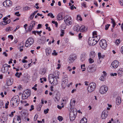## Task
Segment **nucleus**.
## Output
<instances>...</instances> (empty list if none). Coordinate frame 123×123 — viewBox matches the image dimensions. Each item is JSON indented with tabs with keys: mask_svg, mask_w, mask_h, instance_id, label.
Instances as JSON below:
<instances>
[{
	"mask_svg": "<svg viewBox=\"0 0 123 123\" xmlns=\"http://www.w3.org/2000/svg\"><path fill=\"white\" fill-rule=\"evenodd\" d=\"M58 72L57 71L55 72V74H57V75L52 74H50L49 77V79L50 83L54 84L57 82L56 77L58 76ZM56 84V83H55Z\"/></svg>",
	"mask_w": 123,
	"mask_h": 123,
	"instance_id": "f257e3e1",
	"label": "nucleus"
},
{
	"mask_svg": "<svg viewBox=\"0 0 123 123\" xmlns=\"http://www.w3.org/2000/svg\"><path fill=\"white\" fill-rule=\"evenodd\" d=\"M19 97L18 96H14L11 99L10 103L13 107L17 106L19 103Z\"/></svg>",
	"mask_w": 123,
	"mask_h": 123,
	"instance_id": "f03ea898",
	"label": "nucleus"
},
{
	"mask_svg": "<svg viewBox=\"0 0 123 123\" xmlns=\"http://www.w3.org/2000/svg\"><path fill=\"white\" fill-rule=\"evenodd\" d=\"M77 113L76 109L75 108L72 109L70 113V118L71 121H73L75 119Z\"/></svg>",
	"mask_w": 123,
	"mask_h": 123,
	"instance_id": "7ed1b4c3",
	"label": "nucleus"
},
{
	"mask_svg": "<svg viewBox=\"0 0 123 123\" xmlns=\"http://www.w3.org/2000/svg\"><path fill=\"white\" fill-rule=\"evenodd\" d=\"M62 80L61 85L62 88L64 89L67 85L68 82V78L66 76H64L62 78Z\"/></svg>",
	"mask_w": 123,
	"mask_h": 123,
	"instance_id": "20e7f679",
	"label": "nucleus"
},
{
	"mask_svg": "<svg viewBox=\"0 0 123 123\" xmlns=\"http://www.w3.org/2000/svg\"><path fill=\"white\" fill-rule=\"evenodd\" d=\"M96 87V84L94 82L90 83L87 88L88 91L89 92H91L94 91Z\"/></svg>",
	"mask_w": 123,
	"mask_h": 123,
	"instance_id": "39448f33",
	"label": "nucleus"
},
{
	"mask_svg": "<svg viewBox=\"0 0 123 123\" xmlns=\"http://www.w3.org/2000/svg\"><path fill=\"white\" fill-rule=\"evenodd\" d=\"M34 42V39L32 37L29 38L26 40L25 44V46L26 47H29L33 44Z\"/></svg>",
	"mask_w": 123,
	"mask_h": 123,
	"instance_id": "423d86ee",
	"label": "nucleus"
},
{
	"mask_svg": "<svg viewBox=\"0 0 123 123\" xmlns=\"http://www.w3.org/2000/svg\"><path fill=\"white\" fill-rule=\"evenodd\" d=\"M97 42V41L94 39V37H90L88 41V43L90 46H93L95 45Z\"/></svg>",
	"mask_w": 123,
	"mask_h": 123,
	"instance_id": "0eeeda50",
	"label": "nucleus"
},
{
	"mask_svg": "<svg viewBox=\"0 0 123 123\" xmlns=\"http://www.w3.org/2000/svg\"><path fill=\"white\" fill-rule=\"evenodd\" d=\"M100 45L101 47L104 50L107 47L106 42L104 39L102 40L100 42Z\"/></svg>",
	"mask_w": 123,
	"mask_h": 123,
	"instance_id": "6e6552de",
	"label": "nucleus"
},
{
	"mask_svg": "<svg viewBox=\"0 0 123 123\" xmlns=\"http://www.w3.org/2000/svg\"><path fill=\"white\" fill-rule=\"evenodd\" d=\"M71 19V17L66 16L64 18V21L65 23L68 25H71L72 24V22L70 20Z\"/></svg>",
	"mask_w": 123,
	"mask_h": 123,
	"instance_id": "1a4fd4ad",
	"label": "nucleus"
},
{
	"mask_svg": "<svg viewBox=\"0 0 123 123\" xmlns=\"http://www.w3.org/2000/svg\"><path fill=\"white\" fill-rule=\"evenodd\" d=\"M12 4V2L10 0H6L3 3V5L4 6L7 7H11Z\"/></svg>",
	"mask_w": 123,
	"mask_h": 123,
	"instance_id": "9d476101",
	"label": "nucleus"
},
{
	"mask_svg": "<svg viewBox=\"0 0 123 123\" xmlns=\"http://www.w3.org/2000/svg\"><path fill=\"white\" fill-rule=\"evenodd\" d=\"M108 90V88L106 86H102L100 88L99 92L101 94L105 93Z\"/></svg>",
	"mask_w": 123,
	"mask_h": 123,
	"instance_id": "9b49d317",
	"label": "nucleus"
},
{
	"mask_svg": "<svg viewBox=\"0 0 123 123\" xmlns=\"http://www.w3.org/2000/svg\"><path fill=\"white\" fill-rule=\"evenodd\" d=\"M108 114V111L107 110L103 111L102 114V118L103 119H105L107 117Z\"/></svg>",
	"mask_w": 123,
	"mask_h": 123,
	"instance_id": "f8f14e48",
	"label": "nucleus"
},
{
	"mask_svg": "<svg viewBox=\"0 0 123 123\" xmlns=\"http://www.w3.org/2000/svg\"><path fill=\"white\" fill-rule=\"evenodd\" d=\"M119 65V62L117 60H115L111 64V65L114 68H117Z\"/></svg>",
	"mask_w": 123,
	"mask_h": 123,
	"instance_id": "ddd939ff",
	"label": "nucleus"
},
{
	"mask_svg": "<svg viewBox=\"0 0 123 123\" xmlns=\"http://www.w3.org/2000/svg\"><path fill=\"white\" fill-rule=\"evenodd\" d=\"M76 58V57L74 55H71L69 58V62L70 64L73 63Z\"/></svg>",
	"mask_w": 123,
	"mask_h": 123,
	"instance_id": "4468645a",
	"label": "nucleus"
},
{
	"mask_svg": "<svg viewBox=\"0 0 123 123\" xmlns=\"http://www.w3.org/2000/svg\"><path fill=\"white\" fill-rule=\"evenodd\" d=\"M35 24L36 22L34 21H33L31 22V23H30V26L29 28L28 31H31L33 28L35 26Z\"/></svg>",
	"mask_w": 123,
	"mask_h": 123,
	"instance_id": "2eb2a0df",
	"label": "nucleus"
},
{
	"mask_svg": "<svg viewBox=\"0 0 123 123\" xmlns=\"http://www.w3.org/2000/svg\"><path fill=\"white\" fill-rule=\"evenodd\" d=\"M87 30V28H85L84 25H82L81 27L80 26V28H78V31H80L82 32L86 31Z\"/></svg>",
	"mask_w": 123,
	"mask_h": 123,
	"instance_id": "dca6fc26",
	"label": "nucleus"
},
{
	"mask_svg": "<svg viewBox=\"0 0 123 123\" xmlns=\"http://www.w3.org/2000/svg\"><path fill=\"white\" fill-rule=\"evenodd\" d=\"M45 51L46 55H49L51 53V50L50 47H48L46 48Z\"/></svg>",
	"mask_w": 123,
	"mask_h": 123,
	"instance_id": "f3484780",
	"label": "nucleus"
},
{
	"mask_svg": "<svg viewBox=\"0 0 123 123\" xmlns=\"http://www.w3.org/2000/svg\"><path fill=\"white\" fill-rule=\"evenodd\" d=\"M12 79L11 80L10 79H8L6 81V84L7 86H9L11 85L13 83Z\"/></svg>",
	"mask_w": 123,
	"mask_h": 123,
	"instance_id": "a211bd4d",
	"label": "nucleus"
},
{
	"mask_svg": "<svg viewBox=\"0 0 123 123\" xmlns=\"http://www.w3.org/2000/svg\"><path fill=\"white\" fill-rule=\"evenodd\" d=\"M86 56V55L85 53H83L81 55L80 60L81 62H83L85 60Z\"/></svg>",
	"mask_w": 123,
	"mask_h": 123,
	"instance_id": "6ab92c4d",
	"label": "nucleus"
},
{
	"mask_svg": "<svg viewBox=\"0 0 123 123\" xmlns=\"http://www.w3.org/2000/svg\"><path fill=\"white\" fill-rule=\"evenodd\" d=\"M118 74V75L120 76L123 75V69L122 68H120L118 71H117Z\"/></svg>",
	"mask_w": 123,
	"mask_h": 123,
	"instance_id": "aec40b11",
	"label": "nucleus"
},
{
	"mask_svg": "<svg viewBox=\"0 0 123 123\" xmlns=\"http://www.w3.org/2000/svg\"><path fill=\"white\" fill-rule=\"evenodd\" d=\"M103 73L104 74V76H101V77L99 78V80L102 81H104L105 80V77L106 75V74L105 72L103 71Z\"/></svg>",
	"mask_w": 123,
	"mask_h": 123,
	"instance_id": "412c9836",
	"label": "nucleus"
},
{
	"mask_svg": "<svg viewBox=\"0 0 123 123\" xmlns=\"http://www.w3.org/2000/svg\"><path fill=\"white\" fill-rule=\"evenodd\" d=\"M23 93L27 95L28 96H30L31 94V92L30 90L27 89L25 90Z\"/></svg>",
	"mask_w": 123,
	"mask_h": 123,
	"instance_id": "4be33fe9",
	"label": "nucleus"
},
{
	"mask_svg": "<svg viewBox=\"0 0 123 123\" xmlns=\"http://www.w3.org/2000/svg\"><path fill=\"white\" fill-rule=\"evenodd\" d=\"M46 38L45 37L43 36L42 37L41 39H40L39 40L41 41V43H44L46 41Z\"/></svg>",
	"mask_w": 123,
	"mask_h": 123,
	"instance_id": "5701e85b",
	"label": "nucleus"
},
{
	"mask_svg": "<svg viewBox=\"0 0 123 123\" xmlns=\"http://www.w3.org/2000/svg\"><path fill=\"white\" fill-rule=\"evenodd\" d=\"M80 25H77L74 26L73 28V30L74 31H78V28H80Z\"/></svg>",
	"mask_w": 123,
	"mask_h": 123,
	"instance_id": "b1692460",
	"label": "nucleus"
},
{
	"mask_svg": "<svg viewBox=\"0 0 123 123\" xmlns=\"http://www.w3.org/2000/svg\"><path fill=\"white\" fill-rule=\"evenodd\" d=\"M121 100L120 97H117L116 99V103L117 105H119L121 102Z\"/></svg>",
	"mask_w": 123,
	"mask_h": 123,
	"instance_id": "393cba45",
	"label": "nucleus"
},
{
	"mask_svg": "<svg viewBox=\"0 0 123 123\" xmlns=\"http://www.w3.org/2000/svg\"><path fill=\"white\" fill-rule=\"evenodd\" d=\"M57 19L59 20H61L63 19V17L62 13H59L57 16Z\"/></svg>",
	"mask_w": 123,
	"mask_h": 123,
	"instance_id": "a878e982",
	"label": "nucleus"
},
{
	"mask_svg": "<svg viewBox=\"0 0 123 123\" xmlns=\"http://www.w3.org/2000/svg\"><path fill=\"white\" fill-rule=\"evenodd\" d=\"M46 69L45 68H43L41 69L39 72V73L42 75L44 74L46 72Z\"/></svg>",
	"mask_w": 123,
	"mask_h": 123,
	"instance_id": "bb28decb",
	"label": "nucleus"
},
{
	"mask_svg": "<svg viewBox=\"0 0 123 123\" xmlns=\"http://www.w3.org/2000/svg\"><path fill=\"white\" fill-rule=\"evenodd\" d=\"M87 121L86 118L84 117L81 120L80 123H87Z\"/></svg>",
	"mask_w": 123,
	"mask_h": 123,
	"instance_id": "cd10ccee",
	"label": "nucleus"
},
{
	"mask_svg": "<svg viewBox=\"0 0 123 123\" xmlns=\"http://www.w3.org/2000/svg\"><path fill=\"white\" fill-rule=\"evenodd\" d=\"M60 97L58 96H56L54 98V101L56 103H57L60 100Z\"/></svg>",
	"mask_w": 123,
	"mask_h": 123,
	"instance_id": "c85d7f7f",
	"label": "nucleus"
},
{
	"mask_svg": "<svg viewBox=\"0 0 123 123\" xmlns=\"http://www.w3.org/2000/svg\"><path fill=\"white\" fill-rule=\"evenodd\" d=\"M29 96H28L27 95H25V94L23 93L22 94V97L23 99H25L27 98Z\"/></svg>",
	"mask_w": 123,
	"mask_h": 123,
	"instance_id": "c756f323",
	"label": "nucleus"
},
{
	"mask_svg": "<svg viewBox=\"0 0 123 123\" xmlns=\"http://www.w3.org/2000/svg\"><path fill=\"white\" fill-rule=\"evenodd\" d=\"M21 116H22L21 117L22 119H26V113H25V112L21 114Z\"/></svg>",
	"mask_w": 123,
	"mask_h": 123,
	"instance_id": "7c9ffc66",
	"label": "nucleus"
},
{
	"mask_svg": "<svg viewBox=\"0 0 123 123\" xmlns=\"http://www.w3.org/2000/svg\"><path fill=\"white\" fill-rule=\"evenodd\" d=\"M22 75V73H19L18 72H17L15 74V75L18 78H19L20 77V76Z\"/></svg>",
	"mask_w": 123,
	"mask_h": 123,
	"instance_id": "2f4dec72",
	"label": "nucleus"
},
{
	"mask_svg": "<svg viewBox=\"0 0 123 123\" xmlns=\"http://www.w3.org/2000/svg\"><path fill=\"white\" fill-rule=\"evenodd\" d=\"M21 122V121H18L16 118L13 119V123H20Z\"/></svg>",
	"mask_w": 123,
	"mask_h": 123,
	"instance_id": "473e14b6",
	"label": "nucleus"
},
{
	"mask_svg": "<svg viewBox=\"0 0 123 123\" xmlns=\"http://www.w3.org/2000/svg\"><path fill=\"white\" fill-rule=\"evenodd\" d=\"M4 105V103H3L2 101L0 100V108H1L2 107L3 108L4 107V106H3Z\"/></svg>",
	"mask_w": 123,
	"mask_h": 123,
	"instance_id": "72a5a7b5",
	"label": "nucleus"
},
{
	"mask_svg": "<svg viewBox=\"0 0 123 123\" xmlns=\"http://www.w3.org/2000/svg\"><path fill=\"white\" fill-rule=\"evenodd\" d=\"M111 19V22L113 24L112 26L113 27H114L116 25L115 22L113 19L112 18Z\"/></svg>",
	"mask_w": 123,
	"mask_h": 123,
	"instance_id": "f704fd0d",
	"label": "nucleus"
},
{
	"mask_svg": "<svg viewBox=\"0 0 123 123\" xmlns=\"http://www.w3.org/2000/svg\"><path fill=\"white\" fill-rule=\"evenodd\" d=\"M98 55L99 58V59H100V58H103V57L104 56H102L101 55V53L100 52H99L98 53Z\"/></svg>",
	"mask_w": 123,
	"mask_h": 123,
	"instance_id": "c9c22d12",
	"label": "nucleus"
},
{
	"mask_svg": "<svg viewBox=\"0 0 123 123\" xmlns=\"http://www.w3.org/2000/svg\"><path fill=\"white\" fill-rule=\"evenodd\" d=\"M42 106L41 105H39L37 106V108L38 111H39L41 110Z\"/></svg>",
	"mask_w": 123,
	"mask_h": 123,
	"instance_id": "e433bc0d",
	"label": "nucleus"
},
{
	"mask_svg": "<svg viewBox=\"0 0 123 123\" xmlns=\"http://www.w3.org/2000/svg\"><path fill=\"white\" fill-rule=\"evenodd\" d=\"M85 65L84 64H83V65H81V68L82 69H84L82 70V71H85V70L86 69V68H84L85 67Z\"/></svg>",
	"mask_w": 123,
	"mask_h": 123,
	"instance_id": "4c0bfd02",
	"label": "nucleus"
},
{
	"mask_svg": "<svg viewBox=\"0 0 123 123\" xmlns=\"http://www.w3.org/2000/svg\"><path fill=\"white\" fill-rule=\"evenodd\" d=\"M120 43V40L119 39H117L115 43L116 45H118Z\"/></svg>",
	"mask_w": 123,
	"mask_h": 123,
	"instance_id": "58836bf2",
	"label": "nucleus"
},
{
	"mask_svg": "<svg viewBox=\"0 0 123 123\" xmlns=\"http://www.w3.org/2000/svg\"><path fill=\"white\" fill-rule=\"evenodd\" d=\"M77 20H80V21H82V19L81 17L79 16V15H77Z\"/></svg>",
	"mask_w": 123,
	"mask_h": 123,
	"instance_id": "ea45409f",
	"label": "nucleus"
},
{
	"mask_svg": "<svg viewBox=\"0 0 123 123\" xmlns=\"http://www.w3.org/2000/svg\"><path fill=\"white\" fill-rule=\"evenodd\" d=\"M30 9V7L28 6L25 7L24 8L23 10L25 11H27Z\"/></svg>",
	"mask_w": 123,
	"mask_h": 123,
	"instance_id": "a19ab883",
	"label": "nucleus"
},
{
	"mask_svg": "<svg viewBox=\"0 0 123 123\" xmlns=\"http://www.w3.org/2000/svg\"><path fill=\"white\" fill-rule=\"evenodd\" d=\"M110 24H107L105 26V30H107L109 27V26H110Z\"/></svg>",
	"mask_w": 123,
	"mask_h": 123,
	"instance_id": "79ce46f5",
	"label": "nucleus"
},
{
	"mask_svg": "<svg viewBox=\"0 0 123 123\" xmlns=\"http://www.w3.org/2000/svg\"><path fill=\"white\" fill-rule=\"evenodd\" d=\"M64 33V30H61V34L60 35V36L61 37L63 36Z\"/></svg>",
	"mask_w": 123,
	"mask_h": 123,
	"instance_id": "37998d69",
	"label": "nucleus"
},
{
	"mask_svg": "<svg viewBox=\"0 0 123 123\" xmlns=\"http://www.w3.org/2000/svg\"><path fill=\"white\" fill-rule=\"evenodd\" d=\"M17 119L18 121H21V118L19 116H17L16 118Z\"/></svg>",
	"mask_w": 123,
	"mask_h": 123,
	"instance_id": "c03bdc74",
	"label": "nucleus"
},
{
	"mask_svg": "<svg viewBox=\"0 0 123 123\" xmlns=\"http://www.w3.org/2000/svg\"><path fill=\"white\" fill-rule=\"evenodd\" d=\"M37 74L36 73H35L33 75V77L35 79H36L37 78Z\"/></svg>",
	"mask_w": 123,
	"mask_h": 123,
	"instance_id": "a18cd8bd",
	"label": "nucleus"
},
{
	"mask_svg": "<svg viewBox=\"0 0 123 123\" xmlns=\"http://www.w3.org/2000/svg\"><path fill=\"white\" fill-rule=\"evenodd\" d=\"M7 24V23H6V21H3L1 23V25H6Z\"/></svg>",
	"mask_w": 123,
	"mask_h": 123,
	"instance_id": "49530a36",
	"label": "nucleus"
},
{
	"mask_svg": "<svg viewBox=\"0 0 123 123\" xmlns=\"http://www.w3.org/2000/svg\"><path fill=\"white\" fill-rule=\"evenodd\" d=\"M49 110V109H45L44 110V112L45 114H46L48 113V111Z\"/></svg>",
	"mask_w": 123,
	"mask_h": 123,
	"instance_id": "de8ad7c7",
	"label": "nucleus"
},
{
	"mask_svg": "<svg viewBox=\"0 0 123 123\" xmlns=\"http://www.w3.org/2000/svg\"><path fill=\"white\" fill-rule=\"evenodd\" d=\"M97 34V32L96 31H94L92 33V35L93 37H97V36H95V35H96Z\"/></svg>",
	"mask_w": 123,
	"mask_h": 123,
	"instance_id": "09e8293b",
	"label": "nucleus"
},
{
	"mask_svg": "<svg viewBox=\"0 0 123 123\" xmlns=\"http://www.w3.org/2000/svg\"><path fill=\"white\" fill-rule=\"evenodd\" d=\"M58 118L60 121H62L63 119V118L62 117L60 116H59L58 117Z\"/></svg>",
	"mask_w": 123,
	"mask_h": 123,
	"instance_id": "8fccbe9b",
	"label": "nucleus"
},
{
	"mask_svg": "<svg viewBox=\"0 0 123 123\" xmlns=\"http://www.w3.org/2000/svg\"><path fill=\"white\" fill-rule=\"evenodd\" d=\"M57 54V53L56 52V51L55 50H54L53 52L52 53V55H56Z\"/></svg>",
	"mask_w": 123,
	"mask_h": 123,
	"instance_id": "3c124183",
	"label": "nucleus"
},
{
	"mask_svg": "<svg viewBox=\"0 0 123 123\" xmlns=\"http://www.w3.org/2000/svg\"><path fill=\"white\" fill-rule=\"evenodd\" d=\"M38 117V115L37 114H36L34 117V121H36L37 120V118Z\"/></svg>",
	"mask_w": 123,
	"mask_h": 123,
	"instance_id": "603ef678",
	"label": "nucleus"
},
{
	"mask_svg": "<svg viewBox=\"0 0 123 123\" xmlns=\"http://www.w3.org/2000/svg\"><path fill=\"white\" fill-rule=\"evenodd\" d=\"M12 28L10 27H9L7 28L6 30V31H10L11 30V28Z\"/></svg>",
	"mask_w": 123,
	"mask_h": 123,
	"instance_id": "864d4df0",
	"label": "nucleus"
},
{
	"mask_svg": "<svg viewBox=\"0 0 123 123\" xmlns=\"http://www.w3.org/2000/svg\"><path fill=\"white\" fill-rule=\"evenodd\" d=\"M82 6L85 7H86V2H84L82 3Z\"/></svg>",
	"mask_w": 123,
	"mask_h": 123,
	"instance_id": "5fc2aeb1",
	"label": "nucleus"
},
{
	"mask_svg": "<svg viewBox=\"0 0 123 123\" xmlns=\"http://www.w3.org/2000/svg\"><path fill=\"white\" fill-rule=\"evenodd\" d=\"M119 2L121 5L123 6V0H119Z\"/></svg>",
	"mask_w": 123,
	"mask_h": 123,
	"instance_id": "6e6d98bb",
	"label": "nucleus"
},
{
	"mask_svg": "<svg viewBox=\"0 0 123 123\" xmlns=\"http://www.w3.org/2000/svg\"><path fill=\"white\" fill-rule=\"evenodd\" d=\"M9 102L8 101H7V103L5 104V108L7 109L8 108L7 106L8 105Z\"/></svg>",
	"mask_w": 123,
	"mask_h": 123,
	"instance_id": "4d7b16f0",
	"label": "nucleus"
},
{
	"mask_svg": "<svg viewBox=\"0 0 123 123\" xmlns=\"http://www.w3.org/2000/svg\"><path fill=\"white\" fill-rule=\"evenodd\" d=\"M98 119L96 118L94 119V123H98Z\"/></svg>",
	"mask_w": 123,
	"mask_h": 123,
	"instance_id": "13d9d810",
	"label": "nucleus"
},
{
	"mask_svg": "<svg viewBox=\"0 0 123 123\" xmlns=\"http://www.w3.org/2000/svg\"><path fill=\"white\" fill-rule=\"evenodd\" d=\"M34 15H35L34 14H33V13L32 14H31L30 15V18L31 19H33V18Z\"/></svg>",
	"mask_w": 123,
	"mask_h": 123,
	"instance_id": "bf43d9fd",
	"label": "nucleus"
},
{
	"mask_svg": "<svg viewBox=\"0 0 123 123\" xmlns=\"http://www.w3.org/2000/svg\"><path fill=\"white\" fill-rule=\"evenodd\" d=\"M110 75L111 76H116L117 75V73H111L110 74Z\"/></svg>",
	"mask_w": 123,
	"mask_h": 123,
	"instance_id": "052dcab7",
	"label": "nucleus"
},
{
	"mask_svg": "<svg viewBox=\"0 0 123 123\" xmlns=\"http://www.w3.org/2000/svg\"><path fill=\"white\" fill-rule=\"evenodd\" d=\"M31 108L30 109V111H31L32 110H33L34 109V106L33 105H32L31 106Z\"/></svg>",
	"mask_w": 123,
	"mask_h": 123,
	"instance_id": "680f3d73",
	"label": "nucleus"
},
{
	"mask_svg": "<svg viewBox=\"0 0 123 123\" xmlns=\"http://www.w3.org/2000/svg\"><path fill=\"white\" fill-rule=\"evenodd\" d=\"M89 63H93L94 62V61L91 58H90L89 59Z\"/></svg>",
	"mask_w": 123,
	"mask_h": 123,
	"instance_id": "e2e57ef3",
	"label": "nucleus"
},
{
	"mask_svg": "<svg viewBox=\"0 0 123 123\" xmlns=\"http://www.w3.org/2000/svg\"><path fill=\"white\" fill-rule=\"evenodd\" d=\"M15 14L18 16H19L20 15V14H19V12H15Z\"/></svg>",
	"mask_w": 123,
	"mask_h": 123,
	"instance_id": "0e129e2a",
	"label": "nucleus"
},
{
	"mask_svg": "<svg viewBox=\"0 0 123 123\" xmlns=\"http://www.w3.org/2000/svg\"><path fill=\"white\" fill-rule=\"evenodd\" d=\"M8 37L9 38H11V40H12L13 38V36L12 35H9L8 36Z\"/></svg>",
	"mask_w": 123,
	"mask_h": 123,
	"instance_id": "69168bd1",
	"label": "nucleus"
},
{
	"mask_svg": "<svg viewBox=\"0 0 123 123\" xmlns=\"http://www.w3.org/2000/svg\"><path fill=\"white\" fill-rule=\"evenodd\" d=\"M41 27V24H38L37 27V29L40 28Z\"/></svg>",
	"mask_w": 123,
	"mask_h": 123,
	"instance_id": "338daca9",
	"label": "nucleus"
},
{
	"mask_svg": "<svg viewBox=\"0 0 123 123\" xmlns=\"http://www.w3.org/2000/svg\"><path fill=\"white\" fill-rule=\"evenodd\" d=\"M79 37L80 39L82 37V36H81V33H80L79 34Z\"/></svg>",
	"mask_w": 123,
	"mask_h": 123,
	"instance_id": "774afa93",
	"label": "nucleus"
}]
</instances>
